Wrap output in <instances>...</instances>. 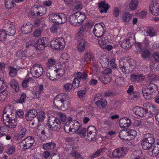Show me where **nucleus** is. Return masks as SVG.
<instances>
[{
    "instance_id": "1",
    "label": "nucleus",
    "mask_w": 159,
    "mask_h": 159,
    "mask_svg": "<svg viewBox=\"0 0 159 159\" xmlns=\"http://www.w3.org/2000/svg\"><path fill=\"white\" fill-rule=\"evenodd\" d=\"M53 103L55 107L58 108L60 106L61 108L68 107L70 104V97L66 94L62 93L56 96L54 99Z\"/></svg>"
},
{
    "instance_id": "2",
    "label": "nucleus",
    "mask_w": 159,
    "mask_h": 159,
    "mask_svg": "<svg viewBox=\"0 0 159 159\" xmlns=\"http://www.w3.org/2000/svg\"><path fill=\"white\" fill-rule=\"evenodd\" d=\"M135 61L132 59L128 60L127 62H124L122 61H120L119 66L124 73H129L130 70L134 69L136 66Z\"/></svg>"
},
{
    "instance_id": "3",
    "label": "nucleus",
    "mask_w": 159,
    "mask_h": 159,
    "mask_svg": "<svg viewBox=\"0 0 159 159\" xmlns=\"http://www.w3.org/2000/svg\"><path fill=\"white\" fill-rule=\"evenodd\" d=\"M49 18L53 23L59 24L64 23L67 20L66 15L63 13H52L50 15Z\"/></svg>"
},
{
    "instance_id": "4",
    "label": "nucleus",
    "mask_w": 159,
    "mask_h": 159,
    "mask_svg": "<svg viewBox=\"0 0 159 159\" xmlns=\"http://www.w3.org/2000/svg\"><path fill=\"white\" fill-rule=\"evenodd\" d=\"M48 124L51 129L56 131L59 130L61 127V123L59 120L53 116H50L48 118Z\"/></svg>"
},
{
    "instance_id": "5",
    "label": "nucleus",
    "mask_w": 159,
    "mask_h": 159,
    "mask_svg": "<svg viewBox=\"0 0 159 159\" xmlns=\"http://www.w3.org/2000/svg\"><path fill=\"white\" fill-rule=\"evenodd\" d=\"M105 28L104 24L103 23H100L96 25L93 29V34L98 38V41L99 42V39H105L102 36L104 33V29Z\"/></svg>"
},
{
    "instance_id": "6",
    "label": "nucleus",
    "mask_w": 159,
    "mask_h": 159,
    "mask_svg": "<svg viewBox=\"0 0 159 159\" xmlns=\"http://www.w3.org/2000/svg\"><path fill=\"white\" fill-rule=\"evenodd\" d=\"M65 45L64 39L60 38L54 39L51 42L50 45L52 49H63Z\"/></svg>"
},
{
    "instance_id": "7",
    "label": "nucleus",
    "mask_w": 159,
    "mask_h": 159,
    "mask_svg": "<svg viewBox=\"0 0 159 159\" xmlns=\"http://www.w3.org/2000/svg\"><path fill=\"white\" fill-rule=\"evenodd\" d=\"M92 26V25L90 23H86L84 25L80 27L77 33L78 36L82 38L86 36L87 34L90 32Z\"/></svg>"
},
{
    "instance_id": "8",
    "label": "nucleus",
    "mask_w": 159,
    "mask_h": 159,
    "mask_svg": "<svg viewBox=\"0 0 159 159\" xmlns=\"http://www.w3.org/2000/svg\"><path fill=\"white\" fill-rule=\"evenodd\" d=\"M49 43L48 38H42L37 40L34 44V47L37 50H41L43 49L45 47L47 46Z\"/></svg>"
},
{
    "instance_id": "9",
    "label": "nucleus",
    "mask_w": 159,
    "mask_h": 159,
    "mask_svg": "<svg viewBox=\"0 0 159 159\" xmlns=\"http://www.w3.org/2000/svg\"><path fill=\"white\" fill-rule=\"evenodd\" d=\"M30 72L34 77L38 78L42 75L43 69L41 65L35 64L31 68Z\"/></svg>"
},
{
    "instance_id": "10",
    "label": "nucleus",
    "mask_w": 159,
    "mask_h": 159,
    "mask_svg": "<svg viewBox=\"0 0 159 159\" xmlns=\"http://www.w3.org/2000/svg\"><path fill=\"white\" fill-rule=\"evenodd\" d=\"M14 111L9 106L6 107L2 115V118L1 119L2 121L6 119L13 118L16 117L14 113H13Z\"/></svg>"
},
{
    "instance_id": "11",
    "label": "nucleus",
    "mask_w": 159,
    "mask_h": 159,
    "mask_svg": "<svg viewBox=\"0 0 159 159\" xmlns=\"http://www.w3.org/2000/svg\"><path fill=\"white\" fill-rule=\"evenodd\" d=\"M126 148L121 147L114 150L112 152V155L115 158H122L126 154Z\"/></svg>"
},
{
    "instance_id": "12",
    "label": "nucleus",
    "mask_w": 159,
    "mask_h": 159,
    "mask_svg": "<svg viewBox=\"0 0 159 159\" xmlns=\"http://www.w3.org/2000/svg\"><path fill=\"white\" fill-rule=\"evenodd\" d=\"M22 142L23 143V148L26 150L29 149L33 145L34 140L32 136H28L23 140Z\"/></svg>"
},
{
    "instance_id": "13",
    "label": "nucleus",
    "mask_w": 159,
    "mask_h": 159,
    "mask_svg": "<svg viewBox=\"0 0 159 159\" xmlns=\"http://www.w3.org/2000/svg\"><path fill=\"white\" fill-rule=\"evenodd\" d=\"M143 96L145 99L151 100L155 97L157 93H153L146 86L142 89Z\"/></svg>"
},
{
    "instance_id": "14",
    "label": "nucleus",
    "mask_w": 159,
    "mask_h": 159,
    "mask_svg": "<svg viewBox=\"0 0 159 159\" xmlns=\"http://www.w3.org/2000/svg\"><path fill=\"white\" fill-rule=\"evenodd\" d=\"M16 117L13 118L6 119V120L2 121L3 123L6 125L5 126L8 128L13 129L16 128L17 125V123L15 120Z\"/></svg>"
},
{
    "instance_id": "15",
    "label": "nucleus",
    "mask_w": 159,
    "mask_h": 159,
    "mask_svg": "<svg viewBox=\"0 0 159 159\" xmlns=\"http://www.w3.org/2000/svg\"><path fill=\"white\" fill-rule=\"evenodd\" d=\"M120 126L121 128H127L130 126L131 124V120L127 117L122 118L119 121Z\"/></svg>"
},
{
    "instance_id": "16",
    "label": "nucleus",
    "mask_w": 159,
    "mask_h": 159,
    "mask_svg": "<svg viewBox=\"0 0 159 159\" xmlns=\"http://www.w3.org/2000/svg\"><path fill=\"white\" fill-rule=\"evenodd\" d=\"M99 40L98 43L102 48L107 49L109 51L112 49V46L107 45L109 43L108 40L107 39H102L100 38Z\"/></svg>"
},
{
    "instance_id": "17",
    "label": "nucleus",
    "mask_w": 159,
    "mask_h": 159,
    "mask_svg": "<svg viewBox=\"0 0 159 159\" xmlns=\"http://www.w3.org/2000/svg\"><path fill=\"white\" fill-rule=\"evenodd\" d=\"M38 114V112L35 109H32L29 110L25 114V117L26 120L29 121L32 120Z\"/></svg>"
},
{
    "instance_id": "18",
    "label": "nucleus",
    "mask_w": 159,
    "mask_h": 159,
    "mask_svg": "<svg viewBox=\"0 0 159 159\" xmlns=\"http://www.w3.org/2000/svg\"><path fill=\"white\" fill-rule=\"evenodd\" d=\"M133 111L137 117H142L144 116L145 113H146V108L144 109L142 107L138 106L135 107L133 109Z\"/></svg>"
},
{
    "instance_id": "19",
    "label": "nucleus",
    "mask_w": 159,
    "mask_h": 159,
    "mask_svg": "<svg viewBox=\"0 0 159 159\" xmlns=\"http://www.w3.org/2000/svg\"><path fill=\"white\" fill-rule=\"evenodd\" d=\"M99 11L101 13L106 12L110 7L105 1H101L98 3Z\"/></svg>"
},
{
    "instance_id": "20",
    "label": "nucleus",
    "mask_w": 159,
    "mask_h": 159,
    "mask_svg": "<svg viewBox=\"0 0 159 159\" xmlns=\"http://www.w3.org/2000/svg\"><path fill=\"white\" fill-rule=\"evenodd\" d=\"M87 137L90 139H92L93 136L96 135L97 129L95 126H89L88 127L87 129Z\"/></svg>"
},
{
    "instance_id": "21",
    "label": "nucleus",
    "mask_w": 159,
    "mask_h": 159,
    "mask_svg": "<svg viewBox=\"0 0 159 159\" xmlns=\"http://www.w3.org/2000/svg\"><path fill=\"white\" fill-rule=\"evenodd\" d=\"M33 25L29 22L24 24L21 28V30L24 34H27L31 32Z\"/></svg>"
},
{
    "instance_id": "22",
    "label": "nucleus",
    "mask_w": 159,
    "mask_h": 159,
    "mask_svg": "<svg viewBox=\"0 0 159 159\" xmlns=\"http://www.w3.org/2000/svg\"><path fill=\"white\" fill-rule=\"evenodd\" d=\"M6 88V84L1 86V92L0 93V101L1 102L4 101L8 94V92L5 90Z\"/></svg>"
},
{
    "instance_id": "23",
    "label": "nucleus",
    "mask_w": 159,
    "mask_h": 159,
    "mask_svg": "<svg viewBox=\"0 0 159 159\" xmlns=\"http://www.w3.org/2000/svg\"><path fill=\"white\" fill-rule=\"evenodd\" d=\"M157 110L155 106L149 104H148L147 107L146 108V113L150 115H153L156 114Z\"/></svg>"
},
{
    "instance_id": "24",
    "label": "nucleus",
    "mask_w": 159,
    "mask_h": 159,
    "mask_svg": "<svg viewBox=\"0 0 159 159\" xmlns=\"http://www.w3.org/2000/svg\"><path fill=\"white\" fill-rule=\"evenodd\" d=\"M5 27H7L8 29L7 30V33L9 36H13L16 33V30L14 26L12 25L6 24Z\"/></svg>"
},
{
    "instance_id": "25",
    "label": "nucleus",
    "mask_w": 159,
    "mask_h": 159,
    "mask_svg": "<svg viewBox=\"0 0 159 159\" xmlns=\"http://www.w3.org/2000/svg\"><path fill=\"white\" fill-rule=\"evenodd\" d=\"M70 123L72 125V131L73 134L76 133L80 129L81 126L80 123L76 120L74 121V122H71Z\"/></svg>"
},
{
    "instance_id": "26",
    "label": "nucleus",
    "mask_w": 159,
    "mask_h": 159,
    "mask_svg": "<svg viewBox=\"0 0 159 159\" xmlns=\"http://www.w3.org/2000/svg\"><path fill=\"white\" fill-rule=\"evenodd\" d=\"M76 17L79 26L80 25L85 19V16L84 13H82L80 12H77L75 13Z\"/></svg>"
},
{
    "instance_id": "27",
    "label": "nucleus",
    "mask_w": 159,
    "mask_h": 159,
    "mask_svg": "<svg viewBox=\"0 0 159 159\" xmlns=\"http://www.w3.org/2000/svg\"><path fill=\"white\" fill-rule=\"evenodd\" d=\"M20 130L16 135V139L19 140L23 138L26 134V129L22 126L20 127Z\"/></svg>"
},
{
    "instance_id": "28",
    "label": "nucleus",
    "mask_w": 159,
    "mask_h": 159,
    "mask_svg": "<svg viewBox=\"0 0 159 159\" xmlns=\"http://www.w3.org/2000/svg\"><path fill=\"white\" fill-rule=\"evenodd\" d=\"M87 43L84 39H82L79 42L77 46L78 50L80 52H83L85 49Z\"/></svg>"
},
{
    "instance_id": "29",
    "label": "nucleus",
    "mask_w": 159,
    "mask_h": 159,
    "mask_svg": "<svg viewBox=\"0 0 159 159\" xmlns=\"http://www.w3.org/2000/svg\"><path fill=\"white\" fill-rule=\"evenodd\" d=\"M132 45L130 39H127L122 41L120 44L122 48L126 49L130 48Z\"/></svg>"
},
{
    "instance_id": "30",
    "label": "nucleus",
    "mask_w": 159,
    "mask_h": 159,
    "mask_svg": "<svg viewBox=\"0 0 159 159\" xmlns=\"http://www.w3.org/2000/svg\"><path fill=\"white\" fill-rule=\"evenodd\" d=\"M131 80L132 81L138 82L142 81L144 80V77L142 74L136 75V74H133L131 76Z\"/></svg>"
},
{
    "instance_id": "31",
    "label": "nucleus",
    "mask_w": 159,
    "mask_h": 159,
    "mask_svg": "<svg viewBox=\"0 0 159 159\" xmlns=\"http://www.w3.org/2000/svg\"><path fill=\"white\" fill-rule=\"evenodd\" d=\"M159 154V141L157 142V144L154 146L151 152H149L151 156H156Z\"/></svg>"
},
{
    "instance_id": "32",
    "label": "nucleus",
    "mask_w": 159,
    "mask_h": 159,
    "mask_svg": "<svg viewBox=\"0 0 159 159\" xmlns=\"http://www.w3.org/2000/svg\"><path fill=\"white\" fill-rule=\"evenodd\" d=\"M141 143L142 148L144 150H148L150 149L152 146V145L143 139L141 140Z\"/></svg>"
},
{
    "instance_id": "33",
    "label": "nucleus",
    "mask_w": 159,
    "mask_h": 159,
    "mask_svg": "<svg viewBox=\"0 0 159 159\" xmlns=\"http://www.w3.org/2000/svg\"><path fill=\"white\" fill-rule=\"evenodd\" d=\"M149 10L152 14L156 16H159V7H156L154 4L150 5Z\"/></svg>"
},
{
    "instance_id": "34",
    "label": "nucleus",
    "mask_w": 159,
    "mask_h": 159,
    "mask_svg": "<svg viewBox=\"0 0 159 159\" xmlns=\"http://www.w3.org/2000/svg\"><path fill=\"white\" fill-rule=\"evenodd\" d=\"M70 58L69 55L66 53H63L61 55L60 58V61L61 63L66 64Z\"/></svg>"
},
{
    "instance_id": "35",
    "label": "nucleus",
    "mask_w": 159,
    "mask_h": 159,
    "mask_svg": "<svg viewBox=\"0 0 159 159\" xmlns=\"http://www.w3.org/2000/svg\"><path fill=\"white\" fill-rule=\"evenodd\" d=\"M71 124L70 122H67L64 125V131L67 133L70 134H73V132L72 131Z\"/></svg>"
},
{
    "instance_id": "36",
    "label": "nucleus",
    "mask_w": 159,
    "mask_h": 159,
    "mask_svg": "<svg viewBox=\"0 0 159 159\" xmlns=\"http://www.w3.org/2000/svg\"><path fill=\"white\" fill-rule=\"evenodd\" d=\"M144 140L147 141L152 144L155 142V139L152 134H147L145 135L144 138Z\"/></svg>"
},
{
    "instance_id": "37",
    "label": "nucleus",
    "mask_w": 159,
    "mask_h": 159,
    "mask_svg": "<svg viewBox=\"0 0 159 159\" xmlns=\"http://www.w3.org/2000/svg\"><path fill=\"white\" fill-rule=\"evenodd\" d=\"M96 105L100 108H104L107 105V102L104 99H101L100 100L96 101Z\"/></svg>"
},
{
    "instance_id": "38",
    "label": "nucleus",
    "mask_w": 159,
    "mask_h": 159,
    "mask_svg": "<svg viewBox=\"0 0 159 159\" xmlns=\"http://www.w3.org/2000/svg\"><path fill=\"white\" fill-rule=\"evenodd\" d=\"M55 147V144L52 142L44 143L43 145V148L45 150H52L54 149Z\"/></svg>"
},
{
    "instance_id": "39",
    "label": "nucleus",
    "mask_w": 159,
    "mask_h": 159,
    "mask_svg": "<svg viewBox=\"0 0 159 159\" xmlns=\"http://www.w3.org/2000/svg\"><path fill=\"white\" fill-rule=\"evenodd\" d=\"M69 20L71 25L75 26H79L75 13L70 16Z\"/></svg>"
},
{
    "instance_id": "40",
    "label": "nucleus",
    "mask_w": 159,
    "mask_h": 159,
    "mask_svg": "<svg viewBox=\"0 0 159 159\" xmlns=\"http://www.w3.org/2000/svg\"><path fill=\"white\" fill-rule=\"evenodd\" d=\"M139 5V2L137 0H131L129 4V9L132 10L136 9Z\"/></svg>"
},
{
    "instance_id": "41",
    "label": "nucleus",
    "mask_w": 159,
    "mask_h": 159,
    "mask_svg": "<svg viewBox=\"0 0 159 159\" xmlns=\"http://www.w3.org/2000/svg\"><path fill=\"white\" fill-rule=\"evenodd\" d=\"M74 3L72 6H74V9L75 10H80L82 9V3L80 0H75Z\"/></svg>"
},
{
    "instance_id": "42",
    "label": "nucleus",
    "mask_w": 159,
    "mask_h": 159,
    "mask_svg": "<svg viewBox=\"0 0 159 159\" xmlns=\"http://www.w3.org/2000/svg\"><path fill=\"white\" fill-rule=\"evenodd\" d=\"M75 77L80 80H85L88 77L87 75L85 72L81 73L78 72L75 74Z\"/></svg>"
},
{
    "instance_id": "43",
    "label": "nucleus",
    "mask_w": 159,
    "mask_h": 159,
    "mask_svg": "<svg viewBox=\"0 0 159 159\" xmlns=\"http://www.w3.org/2000/svg\"><path fill=\"white\" fill-rule=\"evenodd\" d=\"M142 151L138 150L134 151L131 157L134 159H139L142 156Z\"/></svg>"
},
{
    "instance_id": "44",
    "label": "nucleus",
    "mask_w": 159,
    "mask_h": 159,
    "mask_svg": "<svg viewBox=\"0 0 159 159\" xmlns=\"http://www.w3.org/2000/svg\"><path fill=\"white\" fill-rule=\"evenodd\" d=\"M56 70H54V71L51 72L50 73L47 74V76L51 80L55 81L57 80V72H56L55 71Z\"/></svg>"
},
{
    "instance_id": "45",
    "label": "nucleus",
    "mask_w": 159,
    "mask_h": 159,
    "mask_svg": "<svg viewBox=\"0 0 159 159\" xmlns=\"http://www.w3.org/2000/svg\"><path fill=\"white\" fill-rule=\"evenodd\" d=\"M146 87L153 93H157V85L156 84L150 83Z\"/></svg>"
},
{
    "instance_id": "46",
    "label": "nucleus",
    "mask_w": 159,
    "mask_h": 159,
    "mask_svg": "<svg viewBox=\"0 0 159 159\" xmlns=\"http://www.w3.org/2000/svg\"><path fill=\"white\" fill-rule=\"evenodd\" d=\"M5 4L6 8L8 9L12 8L15 5L14 0H6Z\"/></svg>"
},
{
    "instance_id": "47",
    "label": "nucleus",
    "mask_w": 159,
    "mask_h": 159,
    "mask_svg": "<svg viewBox=\"0 0 159 159\" xmlns=\"http://www.w3.org/2000/svg\"><path fill=\"white\" fill-rule=\"evenodd\" d=\"M10 85L12 88L14 89L16 92H17L19 90V88L18 84L15 80H12L10 83Z\"/></svg>"
},
{
    "instance_id": "48",
    "label": "nucleus",
    "mask_w": 159,
    "mask_h": 159,
    "mask_svg": "<svg viewBox=\"0 0 159 159\" xmlns=\"http://www.w3.org/2000/svg\"><path fill=\"white\" fill-rule=\"evenodd\" d=\"M147 35L150 37H153L156 35V32L152 27H148L146 31Z\"/></svg>"
},
{
    "instance_id": "49",
    "label": "nucleus",
    "mask_w": 159,
    "mask_h": 159,
    "mask_svg": "<svg viewBox=\"0 0 159 159\" xmlns=\"http://www.w3.org/2000/svg\"><path fill=\"white\" fill-rule=\"evenodd\" d=\"M132 15L129 12L125 13L122 16V20L125 22H128L132 18Z\"/></svg>"
},
{
    "instance_id": "50",
    "label": "nucleus",
    "mask_w": 159,
    "mask_h": 159,
    "mask_svg": "<svg viewBox=\"0 0 159 159\" xmlns=\"http://www.w3.org/2000/svg\"><path fill=\"white\" fill-rule=\"evenodd\" d=\"M119 137L122 139L124 140H128L127 131L125 130H121L119 133Z\"/></svg>"
},
{
    "instance_id": "51",
    "label": "nucleus",
    "mask_w": 159,
    "mask_h": 159,
    "mask_svg": "<svg viewBox=\"0 0 159 159\" xmlns=\"http://www.w3.org/2000/svg\"><path fill=\"white\" fill-rule=\"evenodd\" d=\"M106 149V148H102L99 149L91 156V159H94L99 156L101 153L105 152Z\"/></svg>"
},
{
    "instance_id": "52",
    "label": "nucleus",
    "mask_w": 159,
    "mask_h": 159,
    "mask_svg": "<svg viewBox=\"0 0 159 159\" xmlns=\"http://www.w3.org/2000/svg\"><path fill=\"white\" fill-rule=\"evenodd\" d=\"M33 79L32 77L26 78L23 81L22 83V87L24 89H25L28 87L29 82H31L33 81Z\"/></svg>"
},
{
    "instance_id": "53",
    "label": "nucleus",
    "mask_w": 159,
    "mask_h": 159,
    "mask_svg": "<svg viewBox=\"0 0 159 159\" xmlns=\"http://www.w3.org/2000/svg\"><path fill=\"white\" fill-rule=\"evenodd\" d=\"M128 136L129 138V140H131L134 139L137 135L136 132L134 130L129 129L128 131Z\"/></svg>"
},
{
    "instance_id": "54",
    "label": "nucleus",
    "mask_w": 159,
    "mask_h": 159,
    "mask_svg": "<svg viewBox=\"0 0 159 159\" xmlns=\"http://www.w3.org/2000/svg\"><path fill=\"white\" fill-rule=\"evenodd\" d=\"M99 62L101 64L103 68H106L109 66V60L106 58L100 59Z\"/></svg>"
},
{
    "instance_id": "55",
    "label": "nucleus",
    "mask_w": 159,
    "mask_h": 159,
    "mask_svg": "<svg viewBox=\"0 0 159 159\" xmlns=\"http://www.w3.org/2000/svg\"><path fill=\"white\" fill-rule=\"evenodd\" d=\"M38 9V11L37 12V14L38 15L42 16L45 14L47 12V9L45 7H39Z\"/></svg>"
},
{
    "instance_id": "56",
    "label": "nucleus",
    "mask_w": 159,
    "mask_h": 159,
    "mask_svg": "<svg viewBox=\"0 0 159 159\" xmlns=\"http://www.w3.org/2000/svg\"><path fill=\"white\" fill-rule=\"evenodd\" d=\"M7 34L4 30H0V41H4L6 39Z\"/></svg>"
},
{
    "instance_id": "57",
    "label": "nucleus",
    "mask_w": 159,
    "mask_h": 159,
    "mask_svg": "<svg viewBox=\"0 0 159 159\" xmlns=\"http://www.w3.org/2000/svg\"><path fill=\"white\" fill-rule=\"evenodd\" d=\"M59 24H54L50 28L51 31L53 33H56L60 30Z\"/></svg>"
},
{
    "instance_id": "58",
    "label": "nucleus",
    "mask_w": 159,
    "mask_h": 159,
    "mask_svg": "<svg viewBox=\"0 0 159 159\" xmlns=\"http://www.w3.org/2000/svg\"><path fill=\"white\" fill-rule=\"evenodd\" d=\"M98 79L99 80L102 82L103 84H107L108 83L109 77H107L103 74L101 75L99 77Z\"/></svg>"
},
{
    "instance_id": "59",
    "label": "nucleus",
    "mask_w": 159,
    "mask_h": 159,
    "mask_svg": "<svg viewBox=\"0 0 159 159\" xmlns=\"http://www.w3.org/2000/svg\"><path fill=\"white\" fill-rule=\"evenodd\" d=\"M72 84L70 83H66L63 85L64 90L66 92H70L71 91L73 87Z\"/></svg>"
},
{
    "instance_id": "60",
    "label": "nucleus",
    "mask_w": 159,
    "mask_h": 159,
    "mask_svg": "<svg viewBox=\"0 0 159 159\" xmlns=\"http://www.w3.org/2000/svg\"><path fill=\"white\" fill-rule=\"evenodd\" d=\"M93 54L90 52H86L84 55V61H87L90 60L91 58L93 57Z\"/></svg>"
},
{
    "instance_id": "61",
    "label": "nucleus",
    "mask_w": 159,
    "mask_h": 159,
    "mask_svg": "<svg viewBox=\"0 0 159 159\" xmlns=\"http://www.w3.org/2000/svg\"><path fill=\"white\" fill-rule=\"evenodd\" d=\"M15 151V147L13 146H10L6 150V152L8 155H11L14 153Z\"/></svg>"
},
{
    "instance_id": "62",
    "label": "nucleus",
    "mask_w": 159,
    "mask_h": 159,
    "mask_svg": "<svg viewBox=\"0 0 159 159\" xmlns=\"http://www.w3.org/2000/svg\"><path fill=\"white\" fill-rule=\"evenodd\" d=\"M87 129L85 128H83L79 130L78 132L76 133L81 137H84L86 135Z\"/></svg>"
},
{
    "instance_id": "63",
    "label": "nucleus",
    "mask_w": 159,
    "mask_h": 159,
    "mask_svg": "<svg viewBox=\"0 0 159 159\" xmlns=\"http://www.w3.org/2000/svg\"><path fill=\"white\" fill-rule=\"evenodd\" d=\"M56 61L54 59L51 58L48 60L47 66L49 68L54 67L55 65Z\"/></svg>"
},
{
    "instance_id": "64",
    "label": "nucleus",
    "mask_w": 159,
    "mask_h": 159,
    "mask_svg": "<svg viewBox=\"0 0 159 159\" xmlns=\"http://www.w3.org/2000/svg\"><path fill=\"white\" fill-rule=\"evenodd\" d=\"M150 70L152 72H156L159 71V65L152 63L150 65Z\"/></svg>"
}]
</instances>
